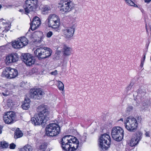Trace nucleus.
Segmentation results:
<instances>
[{
  "label": "nucleus",
  "mask_w": 151,
  "mask_h": 151,
  "mask_svg": "<svg viewBox=\"0 0 151 151\" xmlns=\"http://www.w3.org/2000/svg\"><path fill=\"white\" fill-rule=\"evenodd\" d=\"M38 109L40 112L32 118V122L35 125L40 124L45 125L49 119L50 112L43 105L39 106Z\"/></svg>",
  "instance_id": "f257e3e1"
},
{
  "label": "nucleus",
  "mask_w": 151,
  "mask_h": 151,
  "mask_svg": "<svg viewBox=\"0 0 151 151\" xmlns=\"http://www.w3.org/2000/svg\"><path fill=\"white\" fill-rule=\"evenodd\" d=\"M79 142L76 137L67 135L62 138L61 145L65 151H75L79 146Z\"/></svg>",
  "instance_id": "f03ea898"
},
{
  "label": "nucleus",
  "mask_w": 151,
  "mask_h": 151,
  "mask_svg": "<svg viewBox=\"0 0 151 151\" xmlns=\"http://www.w3.org/2000/svg\"><path fill=\"white\" fill-rule=\"evenodd\" d=\"M52 53V51L51 49L45 47L37 48L34 52L35 55L39 60L49 57Z\"/></svg>",
  "instance_id": "7ed1b4c3"
},
{
  "label": "nucleus",
  "mask_w": 151,
  "mask_h": 151,
  "mask_svg": "<svg viewBox=\"0 0 151 151\" xmlns=\"http://www.w3.org/2000/svg\"><path fill=\"white\" fill-rule=\"evenodd\" d=\"M45 22L49 27L56 30V31H57L60 25L59 17L55 14H50Z\"/></svg>",
  "instance_id": "20e7f679"
},
{
  "label": "nucleus",
  "mask_w": 151,
  "mask_h": 151,
  "mask_svg": "<svg viewBox=\"0 0 151 151\" xmlns=\"http://www.w3.org/2000/svg\"><path fill=\"white\" fill-rule=\"evenodd\" d=\"M124 126L125 128L129 132H134L137 129L138 123L136 119L132 116L127 118L124 121Z\"/></svg>",
  "instance_id": "39448f33"
},
{
  "label": "nucleus",
  "mask_w": 151,
  "mask_h": 151,
  "mask_svg": "<svg viewBox=\"0 0 151 151\" xmlns=\"http://www.w3.org/2000/svg\"><path fill=\"white\" fill-rule=\"evenodd\" d=\"M111 138L107 134L101 135L99 139V146L102 150H106L110 145Z\"/></svg>",
  "instance_id": "423d86ee"
},
{
  "label": "nucleus",
  "mask_w": 151,
  "mask_h": 151,
  "mask_svg": "<svg viewBox=\"0 0 151 151\" xmlns=\"http://www.w3.org/2000/svg\"><path fill=\"white\" fill-rule=\"evenodd\" d=\"M46 134L48 136H54L58 134L60 132V127L55 123L50 124L45 129Z\"/></svg>",
  "instance_id": "0eeeda50"
},
{
  "label": "nucleus",
  "mask_w": 151,
  "mask_h": 151,
  "mask_svg": "<svg viewBox=\"0 0 151 151\" xmlns=\"http://www.w3.org/2000/svg\"><path fill=\"white\" fill-rule=\"evenodd\" d=\"M111 133L112 137L114 140L120 141L123 137L124 131L120 127H115L112 129Z\"/></svg>",
  "instance_id": "6e6552de"
},
{
  "label": "nucleus",
  "mask_w": 151,
  "mask_h": 151,
  "mask_svg": "<svg viewBox=\"0 0 151 151\" xmlns=\"http://www.w3.org/2000/svg\"><path fill=\"white\" fill-rule=\"evenodd\" d=\"M60 5V11L62 14L70 11L74 7L72 2L69 0H61Z\"/></svg>",
  "instance_id": "1a4fd4ad"
},
{
  "label": "nucleus",
  "mask_w": 151,
  "mask_h": 151,
  "mask_svg": "<svg viewBox=\"0 0 151 151\" xmlns=\"http://www.w3.org/2000/svg\"><path fill=\"white\" fill-rule=\"evenodd\" d=\"M37 0H26L24 6L25 13H29V12L35 9L37 7Z\"/></svg>",
  "instance_id": "9d476101"
},
{
  "label": "nucleus",
  "mask_w": 151,
  "mask_h": 151,
  "mask_svg": "<svg viewBox=\"0 0 151 151\" xmlns=\"http://www.w3.org/2000/svg\"><path fill=\"white\" fill-rule=\"evenodd\" d=\"M28 41L27 38L25 37H21L18 38L17 40H15L12 43V45L15 49H19L23 47L28 44Z\"/></svg>",
  "instance_id": "9b49d317"
},
{
  "label": "nucleus",
  "mask_w": 151,
  "mask_h": 151,
  "mask_svg": "<svg viewBox=\"0 0 151 151\" xmlns=\"http://www.w3.org/2000/svg\"><path fill=\"white\" fill-rule=\"evenodd\" d=\"M16 116V114L14 112H7L4 115L3 120L6 123L10 124L15 121Z\"/></svg>",
  "instance_id": "f8f14e48"
},
{
  "label": "nucleus",
  "mask_w": 151,
  "mask_h": 151,
  "mask_svg": "<svg viewBox=\"0 0 151 151\" xmlns=\"http://www.w3.org/2000/svg\"><path fill=\"white\" fill-rule=\"evenodd\" d=\"M45 94L44 92L40 89L36 90H32L29 96L31 99H39L41 98Z\"/></svg>",
  "instance_id": "ddd939ff"
},
{
  "label": "nucleus",
  "mask_w": 151,
  "mask_h": 151,
  "mask_svg": "<svg viewBox=\"0 0 151 151\" xmlns=\"http://www.w3.org/2000/svg\"><path fill=\"white\" fill-rule=\"evenodd\" d=\"M21 59L27 65L30 66L35 62L34 58L29 53H25L21 57Z\"/></svg>",
  "instance_id": "4468645a"
},
{
  "label": "nucleus",
  "mask_w": 151,
  "mask_h": 151,
  "mask_svg": "<svg viewBox=\"0 0 151 151\" xmlns=\"http://www.w3.org/2000/svg\"><path fill=\"white\" fill-rule=\"evenodd\" d=\"M74 31L75 28L73 27L65 28L62 30L64 36L68 38H70L73 36Z\"/></svg>",
  "instance_id": "2eb2a0df"
},
{
  "label": "nucleus",
  "mask_w": 151,
  "mask_h": 151,
  "mask_svg": "<svg viewBox=\"0 0 151 151\" xmlns=\"http://www.w3.org/2000/svg\"><path fill=\"white\" fill-rule=\"evenodd\" d=\"M41 22L40 19L37 17L34 18L33 21L30 24V29L32 30L37 29L40 25Z\"/></svg>",
  "instance_id": "dca6fc26"
},
{
  "label": "nucleus",
  "mask_w": 151,
  "mask_h": 151,
  "mask_svg": "<svg viewBox=\"0 0 151 151\" xmlns=\"http://www.w3.org/2000/svg\"><path fill=\"white\" fill-rule=\"evenodd\" d=\"M62 51L64 55L68 56L70 55L72 49L70 47L64 45L63 47Z\"/></svg>",
  "instance_id": "f3484780"
},
{
  "label": "nucleus",
  "mask_w": 151,
  "mask_h": 151,
  "mask_svg": "<svg viewBox=\"0 0 151 151\" xmlns=\"http://www.w3.org/2000/svg\"><path fill=\"white\" fill-rule=\"evenodd\" d=\"M9 76L8 77V78H13L16 77L18 75V72L16 69L12 68L10 67L9 72Z\"/></svg>",
  "instance_id": "a211bd4d"
},
{
  "label": "nucleus",
  "mask_w": 151,
  "mask_h": 151,
  "mask_svg": "<svg viewBox=\"0 0 151 151\" xmlns=\"http://www.w3.org/2000/svg\"><path fill=\"white\" fill-rule=\"evenodd\" d=\"M30 100L28 98L25 99L24 103L22 105V108L24 110H27L29 109L30 107Z\"/></svg>",
  "instance_id": "6ab92c4d"
},
{
  "label": "nucleus",
  "mask_w": 151,
  "mask_h": 151,
  "mask_svg": "<svg viewBox=\"0 0 151 151\" xmlns=\"http://www.w3.org/2000/svg\"><path fill=\"white\" fill-rule=\"evenodd\" d=\"M42 35V33L41 32L38 31L35 32L33 34V36L36 38L37 37L38 39H36L35 42H38L40 41Z\"/></svg>",
  "instance_id": "aec40b11"
},
{
  "label": "nucleus",
  "mask_w": 151,
  "mask_h": 151,
  "mask_svg": "<svg viewBox=\"0 0 151 151\" xmlns=\"http://www.w3.org/2000/svg\"><path fill=\"white\" fill-rule=\"evenodd\" d=\"M137 92L138 94L137 97L142 98V99H143V97L145 94L144 90H142L141 88H139L138 89Z\"/></svg>",
  "instance_id": "412c9836"
},
{
  "label": "nucleus",
  "mask_w": 151,
  "mask_h": 151,
  "mask_svg": "<svg viewBox=\"0 0 151 151\" xmlns=\"http://www.w3.org/2000/svg\"><path fill=\"white\" fill-rule=\"evenodd\" d=\"M10 67H7L4 68L2 72V76H5L8 78L9 76V72Z\"/></svg>",
  "instance_id": "4be33fe9"
},
{
  "label": "nucleus",
  "mask_w": 151,
  "mask_h": 151,
  "mask_svg": "<svg viewBox=\"0 0 151 151\" xmlns=\"http://www.w3.org/2000/svg\"><path fill=\"white\" fill-rule=\"evenodd\" d=\"M23 135V134L22 132L19 128H17L15 132L14 138L15 139H17L22 137Z\"/></svg>",
  "instance_id": "5701e85b"
},
{
  "label": "nucleus",
  "mask_w": 151,
  "mask_h": 151,
  "mask_svg": "<svg viewBox=\"0 0 151 151\" xmlns=\"http://www.w3.org/2000/svg\"><path fill=\"white\" fill-rule=\"evenodd\" d=\"M32 147L29 145H26L24 147L21 149L20 151H32Z\"/></svg>",
  "instance_id": "b1692460"
},
{
  "label": "nucleus",
  "mask_w": 151,
  "mask_h": 151,
  "mask_svg": "<svg viewBox=\"0 0 151 151\" xmlns=\"http://www.w3.org/2000/svg\"><path fill=\"white\" fill-rule=\"evenodd\" d=\"M139 142L138 140H136L135 138L133 137L131 139L129 144L131 147H133L137 144Z\"/></svg>",
  "instance_id": "393cba45"
},
{
  "label": "nucleus",
  "mask_w": 151,
  "mask_h": 151,
  "mask_svg": "<svg viewBox=\"0 0 151 151\" xmlns=\"http://www.w3.org/2000/svg\"><path fill=\"white\" fill-rule=\"evenodd\" d=\"M126 4L129 6H133L136 7H138L137 5L135 4L132 0H124Z\"/></svg>",
  "instance_id": "a878e982"
},
{
  "label": "nucleus",
  "mask_w": 151,
  "mask_h": 151,
  "mask_svg": "<svg viewBox=\"0 0 151 151\" xmlns=\"http://www.w3.org/2000/svg\"><path fill=\"white\" fill-rule=\"evenodd\" d=\"M142 134L141 132H137L135 137H133L136 140H138L139 141L142 138Z\"/></svg>",
  "instance_id": "bb28decb"
},
{
  "label": "nucleus",
  "mask_w": 151,
  "mask_h": 151,
  "mask_svg": "<svg viewBox=\"0 0 151 151\" xmlns=\"http://www.w3.org/2000/svg\"><path fill=\"white\" fill-rule=\"evenodd\" d=\"M12 56V59L13 63H14L17 61L19 59L18 54L16 53L11 54Z\"/></svg>",
  "instance_id": "cd10ccee"
},
{
  "label": "nucleus",
  "mask_w": 151,
  "mask_h": 151,
  "mask_svg": "<svg viewBox=\"0 0 151 151\" xmlns=\"http://www.w3.org/2000/svg\"><path fill=\"white\" fill-rule=\"evenodd\" d=\"M11 54L8 55L6 58V62L7 64L13 63L12 59Z\"/></svg>",
  "instance_id": "c85d7f7f"
},
{
  "label": "nucleus",
  "mask_w": 151,
  "mask_h": 151,
  "mask_svg": "<svg viewBox=\"0 0 151 151\" xmlns=\"http://www.w3.org/2000/svg\"><path fill=\"white\" fill-rule=\"evenodd\" d=\"M86 134H84L82 136H81L79 138V140L80 141V144H83L86 142Z\"/></svg>",
  "instance_id": "c756f323"
},
{
  "label": "nucleus",
  "mask_w": 151,
  "mask_h": 151,
  "mask_svg": "<svg viewBox=\"0 0 151 151\" xmlns=\"http://www.w3.org/2000/svg\"><path fill=\"white\" fill-rule=\"evenodd\" d=\"M8 146L9 144L5 141L1 142L0 143V147L2 148H6Z\"/></svg>",
  "instance_id": "7c9ffc66"
},
{
  "label": "nucleus",
  "mask_w": 151,
  "mask_h": 151,
  "mask_svg": "<svg viewBox=\"0 0 151 151\" xmlns=\"http://www.w3.org/2000/svg\"><path fill=\"white\" fill-rule=\"evenodd\" d=\"M58 87L60 90L63 91L64 89L63 83L61 81H59L58 82Z\"/></svg>",
  "instance_id": "2f4dec72"
},
{
  "label": "nucleus",
  "mask_w": 151,
  "mask_h": 151,
  "mask_svg": "<svg viewBox=\"0 0 151 151\" xmlns=\"http://www.w3.org/2000/svg\"><path fill=\"white\" fill-rule=\"evenodd\" d=\"M10 26L8 24H6L3 28L4 29H3V32H6L10 29Z\"/></svg>",
  "instance_id": "473e14b6"
},
{
  "label": "nucleus",
  "mask_w": 151,
  "mask_h": 151,
  "mask_svg": "<svg viewBox=\"0 0 151 151\" xmlns=\"http://www.w3.org/2000/svg\"><path fill=\"white\" fill-rule=\"evenodd\" d=\"M135 101H136L135 104L134 105L138 106L139 105L140 101L142 100V98H139L137 97L136 99H134Z\"/></svg>",
  "instance_id": "72a5a7b5"
},
{
  "label": "nucleus",
  "mask_w": 151,
  "mask_h": 151,
  "mask_svg": "<svg viewBox=\"0 0 151 151\" xmlns=\"http://www.w3.org/2000/svg\"><path fill=\"white\" fill-rule=\"evenodd\" d=\"M133 109V107L132 106H129L126 109V112L127 113H130L132 111Z\"/></svg>",
  "instance_id": "f704fd0d"
},
{
  "label": "nucleus",
  "mask_w": 151,
  "mask_h": 151,
  "mask_svg": "<svg viewBox=\"0 0 151 151\" xmlns=\"http://www.w3.org/2000/svg\"><path fill=\"white\" fill-rule=\"evenodd\" d=\"M145 54L144 55L143 59L141 60L140 67H141V68L143 67L145 59Z\"/></svg>",
  "instance_id": "c9c22d12"
},
{
  "label": "nucleus",
  "mask_w": 151,
  "mask_h": 151,
  "mask_svg": "<svg viewBox=\"0 0 151 151\" xmlns=\"http://www.w3.org/2000/svg\"><path fill=\"white\" fill-rule=\"evenodd\" d=\"M51 8L50 7L46 6L43 8V11L46 12L51 10Z\"/></svg>",
  "instance_id": "e433bc0d"
},
{
  "label": "nucleus",
  "mask_w": 151,
  "mask_h": 151,
  "mask_svg": "<svg viewBox=\"0 0 151 151\" xmlns=\"http://www.w3.org/2000/svg\"><path fill=\"white\" fill-rule=\"evenodd\" d=\"M134 85V83H131L128 87H127L126 88V89L127 91L130 90L132 88V86Z\"/></svg>",
  "instance_id": "4c0bfd02"
},
{
  "label": "nucleus",
  "mask_w": 151,
  "mask_h": 151,
  "mask_svg": "<svg viewBox=\"0 0 151 151\" xmlns=\"http://www.w3.org/2000/svg\"><path fill=\"white\" fill-rule=\"evenodd\" d=\"M52 35V32L51 31H49L47 34V37H50Z\"/></svg>",
  "instance_id": "58836bf2"
},
{
  "label": "nucleus",
  "mask_w": 151,
  "mask_h": 151,
  "mask_svg": "<svg viewBox=\"0 0 151 151\" xmlns=\"http://www.w3.org/2000/svg\"><path fill=\"white\" fill-rule=\"evenodd\" d=\"M16 145L14 143H12L10 145L9 147L10 149H14Z\"/></svg>",
  "instance_id": "ea45409f"
},
{
  "label": "nucleus",
  "mask_w": 151,
  "mask_h": 151,
  "mask_svg": "<svg viewBox=\"0 0 151 151\" xmlns=\"http://www.w3.org/2000/svg\"><path fill=\"white\" fill-rule=\"evenodd\" d=\"M46 148V145L45 144H43L40 146V148L41 149H45Z\"/></svg>",
  "instance_id": "a19ab883"
},
{
  "label": "nucleus",
  "mask_w": 151,
  "mask_h": 151,
  "mask_svg": "<svg viewBox=\"0 0 151 151\" xmlns=\"http://www.w3.org/2000/svg\"><path fill=\"white\" fill-rule=\"evenodd\" d=\"M50 74L52 75L55 76L58 74L57 71L55 70L54 71L51 72Z\"/></svg>",
  "instance_id": "79ce46f5"
},
{
  "label": "nucleus",
  "mask_w": 151,
  "mask_h": 151,
  "mask_svg": "<svg viewBox=\"0 0 151 151\" xmlns=\"http://www.w3.org/2000/svg\"><path fill=\"white\" fill-rule=\"evenodd\" d=\"M149 133L150 132H146L145 134V135L146 137H149Z\"/></svg>",
  "instance_id": "37998d69"
},
{
  "label": "nucleus",
  "mask_w": 151,
  "mask_h": 151,
  "mask_svg": "<svg viewBox=\"0 0 151 151\" xmlns=\"http://www.w3.org/2000/svg\"><path fill=\"white\" fill-rule=\"evenodd\" d=\"M7 105L9 107H10V106H12V103H10V102H9L8 101L7 102Z\"/></svg>",
  "instance_id": "c03bdc74"
},
{
  "label": "nucleus",
  "mask_w": 151,
  "mask_h": 151,
  "mask_svg": "<svg viewBox=\"0 0 151 151\" xmlns=\"http://www.w3.org/2000/svg\"><path fill=\"white\" fill-rule=\"evenodd\" d=\"M1 21L2 22V23L4 25V24L5 25L6 24H7L6 22H4V19H1Z\"/></svg>",
  "instance_id": "a18cd8bd"
},
{
  "label": "nucleus",
  "mask_w": 151,
  "mask_h": 151,
  "mask_svg": "<svg viewBox=\"0 0 151 151\" xmlns=\"http://www.w3.org/2000/svg\"><path fill=\"white\" fill-rule=\"evenodd\" d=\"M2 128L3 127L1 126H0V134L2 133Z\"/></svg>",
  "instance_id": "49530a36"
},
{
  "label": "nucleus",
  "mask_w": 151,
  "mask_h": 151,
  "mask_svg": "<svg viewBox=\"0 0 151 151\" xmlns=\"http://www.w3.org/2000/svg\"><path fill=\"white\" fill-rule=\"evenodd\" d=\"M145 2L148 3L151 1V0H144Z\"/></svg>",
  "instance_id": "de8ad7c7"
},
{
  "label": "nucleus",
  "mask_w": 151,
  "mask_h": 151,
  "mask_svg": "<svg viewBox=\"0 0 151 151\" xmlns=\"http://www.w3.org/2000/svg\"><path fill=\"white\" fill-rule=\"evenodd\" d=\"M19 11V12H24V10L23 9H20Z\"/></svg>",
  "instance_id": "09e8293b"
},
{
  "label": "nucleus",
  "mask_w": 151,
  "mask_h": 151,
  "mask_svg": "<svg viewBox=\"0 0 151 151\" xmlns=\"http://www.w3.org/2000/svg\"><path fill=\"white\" fill-rule=\"evenodd\" d=\"M2 94H3V95L4 96H6L7 95H6V94L4 93H2Z\"/></svg>",
  "instance_id": "8fccbe9b"
},
{
  "label": "nucleus",
  "mask_w": 151,
  "mask_h": 151,
  "mask_svg": "<svg viewBox=\"0 0 151 151\" xmlns=\"http://www.w3.org/2000/svg\"><path fill=\"white\" fill-rule=\"evenodd\" d=\"M145 27H146V31H147V24H146Z\"/></svg>",
  "instance_id": "3c124183"
},
{
  "label": "nucleus",
  "mask_w": 151,
  "mask_h": 151,
  "mask_svg": "<svg viewBox=\"0 0 151 151\" xmlns=\"http://www.w3.org/2000/svg\"><path fill=\"white\" fill-rule=\"evenodd\" d=\"M120 120V121H123V119H122V118H121V119H120V120Z\"/></svg>",
  "instance_id": "603ef678"
},
{
  "label": "nucleus",
  "mask_w": 151,
  "mask_h": 151,
  "mask_svg": "<svg viewBox=\"0 0 151 151\" xmlns=\"http://www.w3.org/2000/svg\"><path fill=\"white\" fill-rule=\"evenodd\" d=\"M2 7V6L1 5H0V9H1Z\"/></svg>",
  "instance_id": "864d4df0"
},
{
  "label": "nucleus",
  "mask_w": 151,
  "mask_h": 151,
  "mask_svg": "<svg viewBox=\"0 0 151 151\" xmlns=\"http://www.w3.org/2000/svg\"><path fill=\"white\" fill-rule=\"evenodd\" d=\"M150 29H151V26H150Z\"/></svg>",
  "instance_id": "5fc2aeb1"
},
{
  "label": "nucleus",
  "mask_w": 151,
  "mask_h": 151,
  "mask_svg": "<svg viewBox=\"0 0 151 151\" xmlns=\"http://www.w3.org/2000/svg\"><path fill=\"white\" fill-rule=\"evenodd\" d=\"M67 63V62H66V65H66Z\"/></svg>",
  "instance_id": "6e6d98bb"
}]
</instances>
